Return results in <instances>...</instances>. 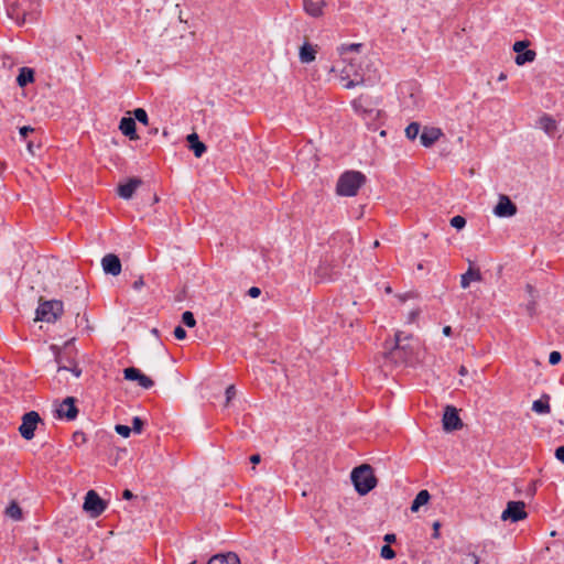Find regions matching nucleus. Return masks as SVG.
Here are the masks:
<instances>
[{
	"label": "nucleus",
	"instance_id": "1",
	"mask_svg": "<svg viewBox=\"0 0 564 564\" xmlns=\"http://www.w3.org/2000/svg\"><path fill=\"white\" fill-rule=\"evenodd\" d=\"M366 175L359 171L344 172L336 184V192L340 196H356L359 188L366 183Z\"/></svg>",
	"mask_w": 564,
	"mask_h": 564
},
{
	"label": "nucleus",
	"instance_id": "2",
	"mask_svg": "<svg viewBox=\"0 0 564 564\" xmlns=\"http://www.w3.org/2000/svg\"><path fill=\"white\" fill-rule=\"evenodd\" d=\"M351 481L356 491L362 496L370 492L377 485L372 467L367 464L354 468L351 471Z\"/></svg>",
	"mask_w": 564,
	"mask_h": 564
},
{
	"label": "nucleus",
	"instance_id": "3",
	"mask_svg": "<svg viewBox=\"0 0 564 564\" xmlns=\"http://www.w3.org/2000/svg\"><path fill=\"white\" fill-rule=\"evenodd\" d=\"M63 312V303L57 300L45 301L40 304L36 310V319L52 323L57 319V317Z\"/></svg>",
	"mask_w": 564,
	"mask_h": 564
},
{
	"label": "nucleus",
	"instance_id": "4",
	"mask_svg": "<svg viewBox=\"0 0 564 564\" xmlns=\"http://www.w3.org/2000/svg\"><path fill=\"white\" fill-rule=\"evenodd\" d=\"M107 508L104 501L95 490H89L84 500L83 509L91 517H99Z\"/></svg>",
	"mask_w": 564,
	"mask_h": 564
},
{
	"label": "nucleus",
	"instance_id": "5",
	"mask_svg": "<svg viewBox=\"0 0 564 564\" xmlns=\"http://www.w3.org/2000/svg\"><path fill=\"white\" fill-rule=\"evenodd\" d=\"M41 421V417L37 412L30 411L26 412L22 416V423L19 427V432L21 436L25 440H32L34 437V432L36 430L37 423Z\"/></svg>",
	"mask_w": 564,
	"mask_h": 564
},
{
	"label": "nucleus",
	"instance_id": "6",
	"mask_svg": "<svg viewBox=\"0 0 564 564\" xmlns=\"http://www.w3.org/2000/svg\"><path fill=\"white\" fill-rule=\"evenodd\" d=\"M525 503L523 501H509L506 509L501 513V520L511 522H518L528 517L524 510Z\"/></svg>",
	"mask_w": 564,
	"mask_h": 564
},
{
	"label": "nucleus",
	"instance_id": "7",
	"mask_svg": "<svg viewBox=\"0 0 564 564\" xmlns=\"http://www.w3.org/2000/svg\"><path fill=\"white\" fill-rule=\"evenodd\" d=\"M406 348H408L406 345L402 344L401 333L399 332L394 336L393 344L387 343L386 356H387V358H389L390 360L395 361V362L400 361V360H404L408 356Z\"/></svg>",
	"mask_w": 564,
	"mask_h": 564
},
{
	"label": "nucleus",
	"instance_id": "8",
	"mask_svg": "<svg viewBox=\"0 0 564 564\" xmlns=\"http://www.w3.org/2000/svg\"><path fill=\"white\" fill-rule=\"evenodd\" d=\"M529 41H517L512 48L517 53L516 64L522 66L527 63H531L535 59L536 53L532 50H528Z\"/></svg>",
	"mask_w": 564,
	"mask_h": 564
},
{
	"label": "nucleus",
	"instance_id": "9",
	"mask_svg": "<svg viewBox=\"0 0 564 564\" xmlns=\"http://www.w3.org/2000/svg\"><path fill=\"white\" fill-rule=\"evenodd\" d=\"M443 429L446 432L457 431L463 427V422L458 415L457 409L453 405H447L443 414Z\"/></svg>",
	"mask_w": 564,
	"mask_h": 564
},
{
	"label": "nucleus",
	"instance_id": "10",
	"mask_svg": "<svg viewBox=\"0 0 564 564\" xmlns=\"http://www.w3.org/2000/svg\"><path fill=\"white\" fill-rule=\"evenodd\" d=\"M55 412L58 419H66L67 421L75 420L78 414V409L75 405V398L67 397L66 399H64V401L59 403Z\"/></svg>",
	"mask_w": 564,
	"mask_h": 564
},
{
	"label": "nucleus",
	"instance_id": "11",
	"mask_svg": "<svg viewBox=\"0 0 564 564\" xmlns=\"http://www.w3.org/2000/svg\"><path fill=\"white\" fill-rule=\"evenodd\" d=\"M494 213L498 217H511L517 213V206L507 195H500Z\"/></svg>",
	"mask_w": 564,
	"mask_h": 564
},
{
	"label": "nucleus",
	"instance_id": "12",
	"mask_svg": "<svg viewBox=\"0 0 564 564\" xmlns=\"http://www.w3.org/2000/svg\"><path fill=\"white\" fill-rule=\"evenodd\" d=\"M101 265L107 274L116 276L121 272V261L119 257L113 253L106 254L101 260Z\"/></svg>",
	"mask_w": 564,
	"mask_h": 564
},
{
	"label": "nucleus",
	"instance_id": "13",
	"mask_svg": "<svg viewBox=\"0 0 564 564\" xmlns=\"http://www.w3.org/2000/svg\"><path fill=\"white\" fill-rule=\"evenodd\" d=\"M443 135L440 128L425 127L420 134V142L423 147H432Z\"/></svg>",
	"mask_w": 564,
	"mask_h": 564
},
{
	"label": "nucleus",
	"instance_id": "14",
	"mask_svg": "<svg viewBox=\"0 0 564 564\" xmlns=\"http://www.w3.org/2000/svg\"><path fill=\"white\" fill-rule=\"evenodd\" d=\"M7 14L10 19L14 20L18 25L26 23V10L21 8V4L17 1L11 2L7 8Z\"/></svg>",
	"mask_w": 564,
	"mask_h": 564
},
{
	"label": "nucleus",
	"instance_id": "15",
	"mask_svg": "<svg viewBox=\"0 0 564 564\" xmlns=\"http://www.w3.org/2000/svg\"><path fill=\"white\" fill-rule=\"evenodd\" d=\"M142 181L138 177L130 178L127 183L119 185L118 194L123 199H130Z\"/></svg>",
	"mask_w": 564,
	"mask_h": 564
},
{
	"label": "nucleus",
	"instance_id": "16",
	"mask_svg": "<svg viewBox=\"0 0 564 564\" xmlns=\"http://www.w3.org/2000/svg\"><path fill=\"white\" fill-rule=\"evenodd\" d=\"M538 127L551 138L555 137L558 131L556 120L549 115H543L539 118Z\"/></svg>",
	"mask_w": 564,
	"mask_h": 564
},
{
	"label": "nucleus",
	"instance_id": "17",
	"mask_svg": "<svg viewBox=\"0 0 564 564\" xmlns=\"http://www.w3.org/2000/svg\"><path fill=\"white\" fill-rule=\"evenodd\" d=\"M305 12L313 17L319 18L323 15L324 7L326 6V0H304L303 2Z\"/></svg>",
	"mask_w": 564,
	"mask_h": 564
},
{
	"label": "nucleus",
	"instance_id": "18",
	"mask_svg": "<svg viewBox=\"0 0 564 564\" xmlns=\"http://www.w3.org/2000/svg\"><path fill=\"white\" fill-rule=\"evenodd\" d=\"M207 564H241L236 553L216 554L209 558Z\"/></svg>",
	"mask_w": 564,
	"mask_h": 564
},
{
	"label": "nucleus",
	"instance_id": "19",
	"mask_svg": "<svg viewBox=\"0 0 564 564\" xmlns=\"http://www.w3.org/2000/svg\"><path fill=\"white\" fill-rule=\"evenodd\" d=\"M119 129L123 135L129 137L131 140L138 138V135L135 134V121L133 118L123 117L120 120Z\"/></svg>",
	"mask_w": 564,
	"mask_h": 564
},
{
	"label": "nucleus",
	"instance_id": "20",
	"mask_svg": "<svg viewBox=\"0 0 564 564\" xmlns=\"http://www.w3.org/2000/svg\"><path fill=\"white\" fill-rule=\"evenodd\" d=\"M482 276L479 269H475L470 263L468 270L460 278V286L467 289L471 281H481Z\"/></svg>",
	"mask_w": 564,
	"mask_h": 564
},
{
	"label": "nucleus",
	"instance_id": "21",
	"mask_svg": "<svg viewBox=\"0 0 564 564\" xmlns=\"http://www.w3.org/2000/svg\"><path fill=\"white\" fill-rule=\"evenodd\" d=\"M187 141L196 158H200L206 152V145L199 141V138L196 133L188 134Z\"/></svg>",
	"mask_w": 564,
	"mask_h": 564
},
{
	"label": "nucleus",
	"instance_id": "22",
	"mask_svg": "<svg viewBox=\"0 0 564 564\" xmlns=\"http://www.w3.org/2000/svg\"><path fill=\"white\" fill-rule=\"evenodd\" d=\"M6 517L13 521H21L23 519V512L19 503L12 500L4 510Z\"/></svg>",
	"mask_w": 564,
	"mask_h": 564
},
{
	"label": "nucleus",
	"instance_id": "23",
	"mask_svg": "<svg viewBox=\"0 0 564 564\" xmlns=\"http://www.w3.org/2000/svg\"><path fill=\"white\" fill-rule=\"evenodd\" d=\"M430 498H431V495L427 490L423 489V490L419 491V494L415 496L414 500L412 501L411 511L417 512L422 506H424L429 502Z\"/></svg>",
	"mask_w": 564,
	"mask_h": 564
},
{
	"label": "nucleus",
	"instance_id": "24",
	"mask_svg": "<svg viewBox=\"0 0 564 564\" xmlns=\"http://www.w3.org/2000/svg\"><path fill=\"white\" fill-rule=\"evenodd\" d=\"M34 80V72L29 67H22L17 77V83L20 87H24Z\"/></svg>",
	"mask_w": 564,
	"mask_h": 564
},
{
	"label": "nucleus",
	"instance_id": "25",
	"mask_svg": "<svg viewBox=\"0 0 564 564\" xmlns=\"http://www.w3.org/2000/svg\"><path fill=\"white\" fill-rule=\"evenodd\" d=\"M549 399H550L549 395H544L543 398L533 401L532 410L539 414L550 413L551 408H550Z\"/></svg>",
	"mask_w": 564,
	"mask_h": 564
},
{
	"label": "nucleus",
	"instance_id": "26",
	"mask_svg": "<svg viewBox=\"0 0 564 564\" xmlns=\"http://www.w3.org/2000/svg\"><path fill=\"white\" fill-rule=\"evenodd\" d=\"M55 360L58 366V368H57L58 371L67 370V371H70L76 378L80 377L82 369L76 364L72 362L69 366L63 365V358L61 355H55Z\"/></svg>",
	"mask_w": 564,
	"mask_h": 564
},
{
	"label": "nucleus",
	"instance_id": "27",
	"mask_svg": "<svg viewBox=\"0 0 564 564\" xmlns=\"http://www.w3.org/2000/svg\"><path fill=\"white\" fill-rule=\"evenodd\" d=\"M316 51L307 43L300 50V61L302 63H311L315 59Z\"/></svg>",
	"mask_w": 564,
	"mask_h": 564
},
{
	"label": "nucleus",
	"instance_id": "28",
	"mask_svg": "<svg viewBox=\"0 0 564 564\" xmlns=\"http://www.w3.org/2000/svg\"><path fill=\"white\" fill-rule=\"evenodd\" d=\"M462 558L459 564H480L479 556L474 551H462Z\"/></svg>",
	"mask_w": 564,
	"mask_h": 564
},
{
	"label": "nucleus",
	"instance_id": "29",
	"mask_svg": "<svg viewBox=\"0 0 564 564\" xmlns=\"http://www.w3.org/2000/svg\"><path fill=\"white\" fill-rule=\"evenodd\" d=\"M421 126L419 122H411L405 128V135L409 140H415L420 135Z\"/></svg>",
	"mask_w": 564,
	"mask_h": 564
},
{
	"label": "nucleus",
	"instance_id": "30",
	"mask_svg": "<svg viewBox=\"0 0 564 564\" xmlns=\"http://www.w3.org/2000/svg\"><path fill=\"white\" fill-rule=\"evenodd\" d=\"M141 371L138 368L129 367L123 370V377L129 381H138Z\"/></svg>",
	"mask_w": 564,
	"mask_h": 564
},
{
	"label": "nucleus",
	"instance_id": "31",
	"mask_svg": "<svg viewBox=\"0 0 564 564\" xmlns=\"http://www.w3.org/2000/svg\"><path fill=\"white\" fill-rule=\"evenodd\" d=\"M527 290L531 297V300L529 301V303L527 305V310L530 313V315H533L535 313V305H536L534 290H533V286L530 284L527 285Z\"/></svg>",
	"mask_w": 564,
	"mask_h": 564
},
{
	"label": "nucleus",
	"instance_id": "32",
	"mask_svg": "<svg viewBox=\"0 0 564 564\" xmlns=\"http://www.w3.org/2000/svg\"><path fill=\"white\" fill-rule=\"evenodd\" d=\"M133 116H134V118H133L134 121L138 120L140 123L145 124V126L149 123L148 113L143 108L134 109Z\"/></svg>",
	"mask_w": 564,
	"mask_h": 564
},
{
	"label": "nucleus",
	"instance_id": "33",
	"mask_svg": "<svg viewBox=\"0 0 564 564\" xmlns=\"http://www.w3.org/2000/svg\"><path fill=\"white\" fill-rule=\"evenodd\" d=\"M316 274L322 279V280H333L335 279L334 274L333 273H328V269L326 265L324 264H321L317 270H316Z\"/></svg>",
	"mask_w": 564,
	"mask_h": 564
},
{
	"label": "nucleus",
	"instance_id": "34",
	"mask_svg": "<svg viewBox=\"0 0 564 564\" xmlns=\"http://www.w3.org/2000/svg\"><path fill=\"white\" fill-rule=\"evenodd\" d=\"M138 383L143 389H151L154 386L153 380L150 377L143 375L142 372L138 379Z\"/></svg>",
	"mask_w": 564,
	"mask_h": 564
},
{
	"label": "nucleus",
	"instance_id": "35",
	"mask_svg": "<svg viewBox=\"0 0 564 564\" xmlns=\"http://www.w3.org/2000/svg\"><path fill=\"white\" fill-rule=\"evenodd\" d=\"M182 322L187 326V327H194L196 325V321H195V317L193 315L192 312L189 311H186L182 314Z\"/></svg>",
	"mask_w": 564,
	"mask_h": 564
},
{
	"label": "nucleus",
	"instance_id": "36",
	"mask_svg": "<svg viewBox=\"0 0 564 564\" xmlns=\"http://www.w3.org/2000/svg\"><path fill=\"white\" fill-rule=\"evenodd\" d=\"M451 226L456 228V229H463L465 226H466V219L463 217V216H454L452 219H451Z\"/></svg>",
	"mask_w": 564,
	"mask_h": 564
},
{
	"label": "nucleus",
	"instance_id": "37",
	"mask_svg": "<svg viewBox=\"0 0 564 564\" xmlns=\"http://www.w3.org/2000/svg\"><path fill=\"white\" fill-rule=\"evenodd\" d=\"M380 555L386 560H392L395 557V552L390 545L386 544L381 547Z\"/></svg>",
	"mask_w": 564,
	"mask_h": 564
},
{
	"label": "nucleus",
	"instance_id": "38",
	"mask_svg": "<svg viewBox=\"0 0 564 564\" xmlns=\"http://www.w3.org/2000/svg\"><path fill=\"white\" fill-rule=\"evenodd\" d=\"M226 401H225V406H228L230 401L236 397L237 394V390L235 388L234 384H230L226 388Z\"/></svg>",
	"mask_w": 564,
	"mask_h": 564
},
{
	"label": "nucleus",
	"instance_id": "39",
	"mask_svg": "<svg viewBox=\"0 0 564 564\" xmlns=\"http://www.w3.org/2000/svg\"><path fill=\"white\" fill-rule=\"evenodd\" d=\"M143 425H144V422L141 417L139 416H134L132 419V427H131V431H133L134 433H141L142 430H143Z\"/></svg>",
	"mask_w": 564,
	"mask_h": 564
},
{
	"label": "nucleus",
	"instance_id": "40",
	"mask_svg": "<svg viewBox=\"0 0 564 564\" xmlns=\"http://www.w3.org/2000/svg\"><path fill=\"white\" fill-rule=\"evenodd\" d=\"M115 431L122 437H129L131 434V427L128 425L117 424Z\"/></svg>",
	"mask_w": 564,
	"mask_h": 564
},
{
	"label": "nucleus",
	"instance_id": "41",
	"mask_svg": "<svg viewBox=\"0 0 564 564\" xmlns=\"http://www.w3.org/2000/svg\"><path fill=\"white\" fill-rule=\"evenodd\" d=\"M39 17H40V12L37 11L36 8H31L30 10H26V23L28 22L33 23V22L37 21Z\"/></svg>",
	"mask_w": 564,
	"mask_h": 564
},
{
	"label": "nucleus",
	"instance_id": "42",
	"mask_svg": "<svg viewBox=\"0 0 564 564\" xmlns=\"http://www.w3.org/2000/svg\"><path fill=\"white\" fill-rule=\"evenodd\" d=\"M352 107H354L355 111H356V112H358V113H367V115L371 116V115H372V112H375V110H373V109H370V110H366V109H364V108L361 107L360 99H356V100H354V101H352Z\"/></svg>",
	"mask_w": 564,
	"mask_h": 564
},
{
	"label": "nucleus",
	"instance_id": "43",
	"mask_svg": "<svg viewBox=\"0 0 564 564\" xmlns=\"http://www.w3.org/2000/svg\"><path fill=\"white\" fill-rule=\"evenodd\" d=\"M362 83H364L362 77H360L358 74H356L355 78L348 80L344 86H345V88L350 89V88H354Z\"/></svg>",
	"mask_w": 564,
	"mask_h": 564
},
{
	"label": "nucleus",
	"instance_id": "44",
	"mask_svg": "<svg viewBox=\"0 0 564 564\" xmlns=\"http://www.w3.org/2000/svg\"><path fill=\"white\" fill-rule=\"evenodd\" d=\"M561 359H562V355H561V352H558L556 350L552 351L549 356V362L553 366L557 365L561 361Z\"/></svg>",
	"mask_w": 564,
	"mask_h": 564
},
{
	"label": "nucleus",
	"instance_id": "45",
	"mask_svg": "<svg viewBox=\"0 0 564 564\" xmlns=\"http://www.w3.org/2000/svg\"><path fill=\"white\" fill-rule=\"evenodd\" d=\"M186 330L182 327V326H176L174 328V336L178 339V340H183L186 338Z\"/></svg>",
	"mask_w": 564,
	"mask_h": 564
},
{
	"label": "nucleus",
	"instance_id": "46",
	"mask_svg": "<svg viewBox=\"0 0 564 564\" xmlns=\"http://www.w3.org/2000/svg\"><path fill=\"white\" fill-rule=\"evenodd\" d=\"M73 438L76 444H83L87 441L85 433L80 431L75 432Z\"/></svg>",
	"mask_w": 564,
	"mask_h": 564
},
{
	"label": "nucleus",
	"instance_id": "47",
	"mask_svg": "<svg viewBox=\"0 0 564 564\" xmlns=\"http://www.w3.org/2000/svg\"><path fill=\"white\" fill-rule=\"evenodd\" d=\"M361 47V44H349L341 47V54H345L346 52H357Z\"/></svg>",
	"mask_w": 564,
	"mask_h": 564
},
{
	"label": "nucleus",
	"instance_id": "48",
	"mask_svg": "<svg viewBox=\"0 0 564 564\" xmlns=\"http://www.w3.org/2000/svg\"><path fill=\"white\" fill-rule=\"evenodd\" d=\"M34 129L30 126H24V127H21L20 130H19V133L21 135L22 139H25L29 133L33 132Z\"/></svg>",
	"mask_w": 564,
	"mask_h": 564
},
{
	"label": "nucleus",
	"instance_id": "49",
	"mask_svg": "<svg viewBox=\"0 0 564 564\" xmlns=\"http://www.w3.org/2000/svg\"><path fill=\"white\" fill-rule=\"evenodd\" d=\"M261 294V290L258 286H252L248 290V295L250 297H258Z\"/></svg>",
	"mask_w": 564,
	"mask_h": 564
},
{
	"label": "nucleus",
	"instance_id": "50",
	"mask_svg": "<svg viewBox=\"0 0 564 564\" xmlns=\"http://www.w3.org/2000/svg\"><path fill=\"white\" fill-rule=\"evenodd\" d=\"M555 457L564 464V445L555 449Z\"/></svg>",
	"mask_w": 564,
	"mask_h": 564
},
{
	"label": "nucleus",
	"instance_id": "51",
	"mask_svg": "<svg viewBox=\"0 0 564 564\" xmlns=\"http://www.w3.org/2000/svg\"><path fill=\"white\" fill-rule=\"evenodd\" d=\"M143 285H144L143 278H139L138 280L134 281L133 289L139 291Z\"/></svg>",
	"mask_w": 564,
	"mask_h": 564
},
{
	"label": "nucleus",
	"instance_id": "52",
	"mask_svg": "<svg viewBox=\"0 0 564 564\" xmlns=\"http://www.w3.org/2000/svg\"><path fill=\"white\" fill-rule=\"evenodd\" d=\"M383 540L387 542V543H393L395 542V534L393 533H388L384 535Z\"/></svg>",
	"mask_w": 564,
	"mask_h": 564
},
{
	"label": "nucleus",
	"instance_id": "53",
	"mask_svg": "<svg viewBox=\"0 0 564 564\" xmlns=\"http://www.w3.org/2000/svg\"><path fill=\"white\" fill-rule=\"evenodd\" d=\"M250 462L253 465H257V464H259L261 462V456L259 454L251 455L250 456Z\"/></svg>",
	"mask_w": 564,
	"mask_h": 564
},
{
	"label": "nucleus",
	"instance_id": "54",
	"mask_svg": "<svg viewBox=\"0 0 564 564\" xmlns=\"http://www.w3.org/2000/svg\"><path fill=\"white\" fill-rule=\"evenodd\" d=\"M122 497H123V499L129 500V499L133 498V494H132V491H130L129 489H126V490H123V492H122Z\"/></svg>",
	"mask_w": 564,
	"mask_h": 564
},
{
	"label": "nucleus",
	"instance_id": "55",
	"mask_svg": "<svg viewBox=\"0 0 564 564\" xmlns=\"http://www.w3.org/2000/svg\"><path fill=\"white\" fill-rule=\"evenodd\" d=\"M440 522H434L433 524V530H434V533H433V538H438V529H440Z\"/></svg>",
	"mask_w": 564,
	"mask_h": 564
},
{
	"label": "nucleus",
	"instance_id": "56",
	"mask_svg": "<svg viewBox=\"0 0 564 564\" xmlns=\"http://www.w3.org/2000/svg\"><path fill=\"white\" fill-rule=\"evenodd\" d=\"M57 355H61L63 358V365H70L73 361L69 358H65V356L62 352H58Z\"/></svg>",
	"mask_w": 564,
	"mask_h": 564
},
{
	"label": "nucleus",
	"instance_id": "57",
	"mask_svg": "<svg viewBox=\"0 0 564 564\" xmlns=\"http://www.w3.org/2000/svg\"><path fill=\"white\" fill-rule=\"evenodd\" d=\"M458 373L460 376H466L468 373V370H467V368L465 366H460L459 370H458Z\"/></svg>",
	"mask_w": 564,
	"mask_h": 564
},
{
	"label": "nucleus",
	"instance_id": "58",
	"mask_svg": "<svg viewBox=\"0 0 564 564\" xmlns=\"http://www.w3.org/2000/svg\"><path fill=\"white\" fill-rule=\"evenodd\" d=\"M443 334H444L445 336H449V335L452 334V327H451V326H445V327L443 328Z\"/></svg>",
	"mask_w": 564,
	"mask_h": 564
},
{
	"label": "nucleus",
	"instance_id": "59",
	"mask_svg": "<svg viewBox=\"0 0 564 564\" xmlns=\"http://www.w3.org/2000/svg\"><path fill=\"white\" fill-rule=\"evenodd\" d=\"M494 545V542H485L484 543V549H487L488 546H492Z\"/></svg>",
	"mask_w": 564,
	"mask_h": 564
},
{
	"label": "nucleus",
	"instance_id": "60",
	"mask_svg": "<svg viewBox=\"0 0 564 564\" xmlns=\"http://www.w3.org/2000/svg\"><path fill=\"white\" fill-rule=\"evenodd\" d=\"M28 149H29L30 152H32V142L28 143Z\"/></svg>",
	"mask_w": 564,
	"mask_h": 564
},
{
	"label": "nucleus",
	"instance_id": "61",
	"mask_svg": "<svg viewBox=\"0 0 564 564\" xmlns=\"http://www.w3.org/2000/svg\"><path fill=\"white\" fill-rule=\"evenodd\" d=\"M505 78H506V75H505V74H501V75L499 76V79H500V80H502V79H505Z\"/></svg>",
	"mask_w": 564,
	"mask_h": 564
},
{
	"label": "nucleus",
	"instance_id": "62",
	"mask_svg": "<svg viewBox=\"0 0 564 564\" xmlns=\"http://www.w3.org/2000/svg\"><path fill=\"white\" fill-rule=\"evenodd\" d=\"M152 333H153V335H156V334H158V329H156V328H153V329H152Z\"/></svg>",
	"mask_w": 564,
	"mask_h": 564
},
{
	"label": "nucleus",
	"instance_id": "63",
	"mask_svg": "<svg viewBox=\"0 0 564 564\" xmlns=\"http://www.w3.org/2000/svg\"><path fill=\"white\" fill-rule=\"evenodd\" d=\"M373 246H375V247H378V246H379V241H378V240H376V241L373 242Z\"/></svg>",
	"mask_w": 564,
	"mask_h": 564
},
{
	"label": "nucleus",
	"instance_id": "64",
	"mask_svg": "<svg viewBox=\"0 0 564 564\" xmlns=\"http://www.w3.org/2000/svg\"><path fill=\"white\" fill-rule=\"evenodd\" d=\"M188 564H196V561H192V562H191V563H188Z\"/></svg>",
	"mask_w": 564,
	"mask_h": 564
}]
</instances>
